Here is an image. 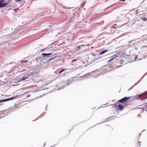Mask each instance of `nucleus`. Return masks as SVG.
<instances>
[{"label":"nucleus","mask_w":147,"mask_h":147,"mask_svg":"<svg viewBox=\"0 0 147 147\" xmlns=\"http://www.w3.org/2000/svg\"><path fill=\"white\" fill-rule=\"evenodd\" d=\"M136 97L137 99H140L142 100H145L143 101L144 102L147 101V91L142 94L136 96Z\"/></svg>","instance_id":"1"},{"label":"nucleus","mask_w":147,"mask_h":147,"mask_svg":"<svg viewBox=\"0 0 147 147\" xmlns=\"http://www.w3.org/2000/svg\"><path fill=\"white\" fill-rule=\"evenodd\" d=\"M130 97H125L118 101L117 102L122 103H125L130 98Z\"/></svg>","instance_id":"2"},{"label":"nucleus","mask_w":147,"mask_h":147,"mask_svg":"<svg viewBox=\"0 0 147 147\" xmlns=\"http://www.w3.org/2000/svg\"><path fill=\"white\" fill-rule=\"evenodd\" d=\"M118 107L119 108V109L121 111L123 110L124 108V106L121 104L119 103Z\"/></svg>","instance_id":"3"},{"label":"nucleus","mask_w":147,"mask_h":147,"mask_svg":"<svg viewBox=\"0 0 147 147\" xmlns=\"http://www.w3.org/2000/svg\"><path fill=\"white\" fill-rule=\"evenodd\" d=\"M29 76L27 75L24 77H23L21 78L20 80L19 81L20 82L22 80H24L28 78V77Z\"/></svg>","instance_id":"4"},{"label":"nucleus","mask_w":147,"mask_h":147,"mask_svg":"<svg viewBox=\"0 0 147 147\" xmlns=\"http://www.w3.org/2000/svg\"><path fill=\"white\" fill-rule=\"evenodd\" d=\"M9 4L8 3H5L0 4V7H3L6 6Z\"/></svg>","instance_id":"5"},{"label":"nucleus","mask_w":147,"mask_h":147,"mask_svg":"<svg viewBox=\"0 0 147 147\" xmlns=\"http://www.w3.org/2000/svg\"><path fill=\"white\" fill-rule=\"evenodd\" d=\"M14 98L13 97L10 98L9 99H7L4 100H0V102H5L6 101H8L9 100H11L12 99Z\"/></svg>","instance_id":"6"},{"label":"nucleus","mask_w":147,"mask_h":147,"mask_svg":"<svg viewBox=\"0 0 147 147\" xmlns=\"http://www.w3.org/2000/svg\"><path fill=\"white\" fill-rule=\"evenodd\" d=\"M108 51V50H103L102 51L100 52L99 54V55H101L105 53L106 51Z\"/></svg>","instance_id":"7"},{"label":"nucleus","mask_w":147,"mask_h":147,"mask_svg":"<svg viewBox=\"0 0 147 147\" xmlns=\"http://www.w3.org/2000/svg\"><path fill=\"white\" fill-rule=\"evenodd\" d=\"M84 46V45H82L81 46H78L75 49V51H78L79 50L80 48L81 47H83Z\"/></svg>","instance_id":"8"},{"label":"nucleus","mask_w":147,"mask_h":147,"mask_svg":"<svg viewBox=\"0 0 147 147\" xmlns=\"http://www.w3.org/2000/svg\"><path fill=\"white\" fill-rule=\"evenodd\" d=\"M27 62V61L26 60H23L21 61V63H26Z\"/></svg>","instance_id":"9"},{"label":"nucleus","mask_w":147,"mask_h":147,"mask_svg":"<svg viewBox=\"0 0 147 147\" xmlns=\"http://www.w3.org/2000/svg\"><path fill=\"white\" fill-rule=\"evenodd\" d=\"M65 70V69H62L61 71H60V72H59V74L61 73L63 71H64Z\"/></svg>","instance_id":"10"},{"label":"nucleus","mask_w":147,"mask_h":147,"mask_svg":"<svg viewBox=\"0 0 147 147\" xmlns=\"http://www.w3.org/2000/svg\"><path fill=\"white\" fill-rule=\"evenodd\" d=\"M115 57H114L113 58H112L110 60H109V62H110L112 60H113V59Z\"/></svg>","instance_id":"11"},{"label":"nucleus","mask_w":147,"mask_h":147,"mask_svg":"<svg viewBox=\"0 0 147 147\" xmlns=\"http://www.w3.org/2000/svg\"><path fill=\"white\" fill-rule=\"evenodd\" d=\"M4 2V0H2L0 2V4H1L3 2Z\"/></svg>","instance_id":"12"},{"label":"nucleus","mask_w":147,"mask_h":147,"mask_svg":"<svg viewBox=\"0 0 147 147\" xmlns=\"http://www.w3.org/2000/svg\"><path fill=\"white\" fill-rule=\"evenodd\" d=\"M141 142H139L138 143V144L139 146H140Z\"/></svg>","instance_id":"13"},{"label":"nucleus","mask_w":147,"mask_h":147,"mask_svg":"<svg viewBox=\"0 0 147 147\" xmlns=\"http://www.w3.org/2000/svg\"><path fill=\"white\" fill-rule=\"evenodd\" d=\"M54 58H50V59H48V60L49 61H51L52 60H53V59Z\"/></svg>","instance_id":"14"},{"label":"nucleus","mask_w":147,"mask_h":147,"mask_svg":"<svg viewBox=\"0 0 147 147\" xmlns=\"http://www.w3.org/2000/svg\"><path fill=\"white\" fill-rule=\"evenodd\" d=\"M42 55H43L45 56V55H47V54L46 53H43V54H42Z\"/></svg>","instance_id":"15"},{"label":"nucleus","mask_w":147,"mask_h":147,"mask_svg":"<svg viewBox=\"0 0 147 147\" xmlns=\"http://www.w3.org/2000/svg\"><path fill=\"white\" fill-rule=\"evenodd\" d=\"M51 54H52V53H47V55H50Z\"/></svg>","instance_id":"16"},{"label":"nucleus","mask_w":147,"mask_h":147,"mask_svg":"<svg viewBox=\"0 0 147 147\" xmlns=\"http://www.w3.org/2000/svg\"><path fill=\"white\" fill-rule=\"evenodd\" d=\"M21 0H16V1H17V2H19Z\"/></svg>","instance_id":"17"},{"label":"nucleus","mask_w":147,"mask_h":147,"mask_svg":"<svg viewBox=\"0 0 147 147\" xmlns=\"http://www.w3.org/2000/svg\"><path fill=\"white\" fill-rule=\"evenodd\" d=\"M117 104V102H116L115 103V105H116Z\"/></svg>","instance_id":"18"},{"label":"nucleus","mask_w":147,"mask_h":147,"mask_svg":"<svg viewBox=\"0 0 147 147\" xmlns=\"http://www.w3.org/2000/svg\"><path fill=\"white\" fill-rule=\"evenodd\" d=\"M44 49H41V50H40V51H43V50Z\"/></svg>","instance_id":"19"},{"label":"nucleus","mask_w":147,"mask_h":147,"mask_svg":"<svg viewBox=\"0 0 147 147\" xmlns=\"http://www.w3.org/2000/svg\"><path fill=\"white\" fill-rule=\"evenodd\" d=\"M93 56H94V54H93Z\"/></svg>","instance_id":"20"}]
</instances>
